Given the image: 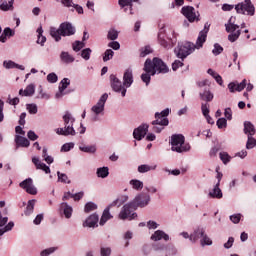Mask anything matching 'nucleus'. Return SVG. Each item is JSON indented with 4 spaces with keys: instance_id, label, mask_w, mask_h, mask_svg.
I'll return each instance as SVG.
<instances>
[{
    "instance_id": "f257e3e1",
    "label": "nucleus",
    "mask_w": 256,
    "mask_h": 256,
    "mask_svg": "<svg viewBox=\"0 0 256 256\" xmlns=\"http://www.w3.org/2000/svg\"><path fill=\"white\" fill-rule=\"evenodd\" d=\"M75 33V27L69 22L61 23L59 28L50 27V35L56 42L61 41V37H71Z\"/></svg>"
},
{
    "instance_id": "f03ea898",
    "label": "nucleus",
    "mask_w": 256,
    "mask_h": 256,
    "mask_svg": "<svg viewBox=\"0 0 256 256\" xmlns=\"http://www.w3.org/2000/svg\"><path fill=\"white\" fill-rule=\"evenodd\" d=\"M144 71L155 75V73H169V67L160 58L154 57L153 60L147 59L144 64Z\"/></svg>"
},
{
    "instance_id": "7ed1b4c3",
    "label": "nucleus",
    "mask_w": 256,
    "mask_h": 256,
    "mask_svg": "<svg viewBox=\"0 0 256 256\" xmlns=\"http://www.w3.org/2000/svg\"><path fill=\"white\" fill-rule=\"evenodd\" d=\"M167 117H169V108L164 109L161 113H155V120L152 121V125H154L152 131L154 133H161L163 127L169 125V119Z\"/></svg>"
},
{
    "instance_id": "20e7f679",
    "label": "nucleus",
    "mask_w": 256,
    "mask_h": 256,
    "mask_svg": "<svg viewBox=\"0 0 256 256\" xmlns=\"http://www.w3.org/2000/svg\"><path fill=\"white\" fill-rule=\"evenodd\" d=\"M235 19L236 18L232 16L228 20V23L225 24L226 32L230 33L228 35V41H230V43H235V41L241 37V30H237L239 29V25L235 24Z\"/></svg>"
},
{
    "instance_id": "39448f33",
    "label": "nucleus",
    "mask_w": 256,
    "mask_h": 256,
    "mask_svg": "<svg viewBox=\"0 0 256 256\" xmlns=\"http://www.w3.org/2000/svg\"><path fill=\"white\" fill-rule=\"evenodd\" d=\"M135 211H137V204L135 202L125 204L119 213V219L122 221H125V219L133 221V219L137 217V213H135Z\"/></svg>"
},
{
    "instance_id": "423d86ee",
    "label": "nucleus",
    "mask_w": 256,
    "mask_h": 256,
    "mask_svg": "<svg viewBox=\"0 0 256 256\" xmlns=\"http://www.w3.org/2000/svg\"><path fill=\"white\" fill-rule=\"evenodd\" d=\"M171 145H172V151H176V153H183V151H187L189 148H187L185 145V136L181 134H174L171 136Z\"/></svg>"
},
{
    "instance_id": "0eeeda50",
    "label": "nucleus",
    "mask_w": 256,
    "mask_h": 256,
    "mask_svg": "<svg viewBox=\"0 0 256 256\" xmlns=\"http://www.w3.org/2000/svg\"><path fill=\"white\" fill-rule=\"evenodd\" d=\"M125 201H127V197H125V200L120 201L119 199L114 200L104 211L103 214L101 216L100 222L99 224L101 226L105 225L109 219H113V216L111 215V213H109L111 207H115L118 205V207H121V205H123V203H125Z\"/></svg>"
},
{
    "instance_id": "6e6552de",
    "label": "nucleus",
    "mask_w": 256,
    "mask_h": 256,
    "mask_svg": "<svg viewBox=\"0 0 256 256\" xmlns=\"http://www.w3.org/2000/svg\"><path fill=\"white\" fill-rule=\"evenodd\" d=\"M235 10L237 13H241L242 15H245V12L250 16L255 15V6L251 0H245L242 3H239L235 6Z\"/></svg>"
},
{
    "instance_id": "1a4fd4ad",
    "label": "nucleus",
    "mask_w": 256,
    "mask_h": 256,
    "mask_svg": "<svg viewBox=\"0 0 256 256\" xmlns=\"http://www.w3.org/2000/svg\"><path fill=\"white\" fill-rule=\"evenodd\" d=\"M191 49H193L191 42H184L182 44H178V46L174 49V53L178 59H182L183 61V59H185L188 55H191Z\"/></svg>"
},
{
    "instance_id": "9d476101",
    "label": "nucleus",
    "mask_w": 256,
    "mask_h": 256,
    "mask_svg": "<svg viewBox=\"0 0 256 256\" xmlns=\"http://www.w3.org/2000/svg\"><path fill=\"white\" fill-rule=\"evenodd\" d=\"M110 85L116 93H121L122 97L127 94V89L123 87V83L115 74L110 75Z\"/></svg>"
},
{
    "instance_id": "9b49d317",
    "label": "nucleus",
    "mask_w": 256,
    "mask_h": 256,
    "mask_svg": "<svg viewBox=\"0 0 256 256\" xmlns=\"http://www.w3.org/2000/svg\"><path fill=\"white\" fill-rule=\"evenodd\" d=\"M207 33H209V27L207 25L204 26V29L199 32L196 43L193 45V50L195 49H203V45L207 41Z\"/></svg>"
},
{
    "instance_id": "f8f14e48",
    "label": "nucleus",
    "mask_w": 256,
    "mask_h": 256,
    "mask_svg": "<svg viewBox=\"0 0 256 256\" xmlns=\"http://www.w3.org/2000/svg\"><path fill=\"white\" fill-rule=\"evenodd\" d=\"M19 186L29 195H37V188H35V185H33V179L27 178L23 180Z\"/></svg>"
},
{
    "instance_id": "ddd939ff",
    "label": "nucleus",
    "mask_w": 256,
    "mask_h": 256,
    "mask_svg": "<svg viewBox=\"0 0 256 256\" xmlns=\"http://www.w3.org/2000/svg\"><path fill=\"white\" fill-rule=\"evenodd\" d=\"M108 98L109 95L107 93L103 94L97 104L92 107L91 110L95 115H99L105 111V103H107Z\"/></svg>"
},
{
    "instance_id": "4468645a",
    "label": "nucleus",
    "mask_w": 256,
    "mask_h": 256,
    "mask_svg": "<svg viewBox=\"0 0 256 256\" xmlns=\"http://www.w3.org/2000/svg\"><path fill=\"white\" fill-rule=\"evenodd\" d=\"M194 235L197 237V239H200L202 247H205V245H213V240H211V238L205 234V229L199 228L195 231Z\"/></svg>"
},
{
    "instance_id": "2eb2a0df",
    "label": "nucleus",
    "mask_w": 256,
    "mask_h": 256,
    "mask_svg": "<svg viewBox=\"0 0 256 256\" xmlns=\"http://www.w3.org/2000/svg\"><path fill=\"white\" fill-rule=\"evenodd\" d=\"M147 131H149V125L147 124L140 125L138 128L134 129V132H133L134 139H136L137 141H141V139H143V137L147 135Z\"/></svg>"
},
{
    "instance_id": "dca6fc26",
    "label": "nucleus",
    "mask_w": 256,
    "mask_h": 256,
    "mask_svg": "<svg viewBox=\"0 0 256 256\" xmlns=\"http://www.w3.org/2000/svg\"><path fill=\"white\" fill-rule=\"evenodd\" d=\"M149 201H151V197L147 194H140L135 197L134 201L132 203H135L137 208L138 207H147L149 205Z\"/></svg>"
},
{
    "instance_id": "f3484780",
    "label": "nucleus",
    "mask_w": 256,
    "mask_h": 256,
    "mask_svg": "<svg viewBox=\"0 0 256 256\" xmlns=\"http://www.w3.org/2000/svg\"><path fill=\"white\" fill-rule=\"evenodd\" d=\"M123 85L126 88H129L131 85H133V70L131 68L126 69L124 72Z\"/></svg>"
},
{
    "instance_id": "a211bd4d",
    "label": "nucleus",
    "mask_w": 256,
    "mask_h": 256,
    "mask_svg": "<svg viewBox=\"0 0 256 256\" xmlns=\"http://www.w3.org/2000/svg\"><path fill=\"white\" fill-rule=\"evenodd\" d=\"M201 101H205V103H211L213 99L215 98V95L213 92H211V89L205 88L203 91L199 93Z\"/></svg>"
},
{
    "instance_id": "6ab92c4d",
    "label": "nucleus",
    "mask_w": 256,
    "mask_h": 256,
    "mask_svg": "<svg viewBox=\"0 0 256 256\" xmlns=\"http://www.w3.org/2000/svg\"><path fill=\"white\" fill-rule=\"evenodd\" d=\"M245 87H247L246 79H244L239 84H236L235 82L228 84V89H229L230 93H235V91L241 92V91H243V89H245Z\"/></svg>"
},
{
    "instance_id": "aec40b11",
    "label": "nucleus",
    "mask_w": 256,
    "mask_h": 256,
    "mask_svg": "<svg viewBox=\"0 0 256 256\" xmlns=\"http://www.w3.org/2000/svg\"><path fill=\"white\" fill-rule=\"evenodd\" d=\"M32 163L35 165L36 169H41L46 174L51 173V168H49V166H47L45 163L41 162V160H39V158L33 157Z\"/></svg>"
},
{
    "instance_id": "412c9836",
    "label": "nucleus",
    "mask_w": 256,
    "mask_h": 256,
    "mask_svg": "<svg viewBox=\"0 0 256 256\" xmlns=\"http://www.w3.org/2000/svg\"><path fill=\"white\" fill-rule=\"evenodd\" d=\"M69 85H71V80H69V78L62 79L59 85V92L56 93V99H61L63 96V91H65Z\"/></svg>"
},
{
    "instance_id": "4be33fe9",
    "label": "nucleus",
    "mask_w": 256,
    "mask_h": 256,
    "mask_svg": "<svg viewBox=\"0 0 256 256\" xmlns=\"http://www.w3.org/2000/svg\"><path fill=\"white\" fill-rule=\"evenodd\" d=\"M97 223H99V215L94 213L86 219L84 227H97Z\"/></svg>"
},
{
    "instance_id": "5701e85b",
    "label": "nucleus",
    "mask_w": 256,
    "mask_h": 256,
    "mask_svg": "<svg viewBox=\"0 0 256 256\" xmlns=\"http://www.w3.org/2000/svg\"><path fill=\"white\" fill-rule=\"evenodd\" d=\"M219 186V182H217L212 191L209 192V197L212 199H223V192Z\"/></svg>"
},
{
    "instance_id": "b1692460",
    "label": "nucleus",
    "mask_w": 256,
    "mask_h": 256,
    "mask_svg": "<svg viewBox=\"0 0 256 256\" xmlns=\"http://www.w3.org/2000/svg\"><path fill=\"white\" fill-rule=\"evenodd\" d=\"M161 239H164L165 241H169V234L163 232L162 230H157L151 236L152 241H161Z\"/></svg>"
},
{
    "instance_id": "393cba45",
    "label": "nucleus",
    "mask_w": 256,
    "mask_h": 256,
    "mask_svg": "<svg viewBox=\"0 0 256 256\" xmlns=\"http://www.w3.org/2000/svg\"><path fill=\"white\" fill-rule=\"evenodd\" d=\"M182 15L186 17L189 23H193V7L192 6H184L181 9Z\"/></svg>"
},
{
    "instance_id": "a878e982",
    "label": "nucleus",
    "mask_w": 256,
    "mask_h": 256,
    "mask_svg": "<svg viewBox=\"0 0 256 256\" xmlns=\"http://www.w3.org/2000/svg\"><path fill=\"white\" fill-rule=\"evenodd\" d=\"M244 133L248 137H253V135L256 133L255 125L249 121L244 122Z\"/></svg>"
},
{
    "instance_id": "bb28decb",
    "label": "nucleus",
    "mask_w": 256,
    "mask_h": 256,
    "mask_svg": "<svg viewBox=\"0 0 256 256\" xmlns=\"http://www.w3.org/2000/svg\"><path fill=\"white\" fill-rule=\"evenodd\" d=\"M61 211H63V214L65 215L66 219H71V216L73 215V208L67 204V202H63L60 205Z\"/></svg>"
},
{
    "instance_id": "cd10ccee",
    "label": "nucleus",
    "mask_w": 256,
    "mask_h": 256,
    "mask_svg": "<svg viewBox=\"0 0 256 256\" xmlns=\"http://www.w3.org/2000/svg\"><path fill=\"white\" fill-rule=\"evenodd\" d=\"M15 143L17 145V147H29V145H31V143L29 142V140L25 137L16 135L15 136Z\"/></svg>"
},
{
    "instance_id": "c85d7f7f",
    "label": "nucleus",
    "mask_w": 256,
    "mask_h": 256,
    "mask_svg": "<svg viewBox=\"0 0 256 256\" xmlns=\"http://www.w3.org/2000/svg\"><path fill=\"white\" fill-rule=\"evenodd\" d=\"M60 59L62 63H66L67 65L69 63H73L75 61V57L73 55L69 54V52L62 51L60 54Z\"/></svg>"
},
{
    "instance_id": "c756f323",
    "label": "nucleus",
    "mask_w": 256,
    "mask_h": 256,
    "mask_svg": "<svg viewBox=\"0 0 256 256\" xmlns=\"http://www.w3.org/2000/svg\"><path fill=\"white\" fill-rule=\"evenodd\" d=\"M35 94V85L30 84L26 87V89L20 90L19 95H24L25 97H31V95Z\"/></svg>"
},
{
    "instance_id": "7c9ffc66",
    "label": "nucleus",
    "mask_w": 256,
    "mask_h": 256,
    "mask_svg": "<svg viewBox=\"0 0 256 256\" xmlns=\"http://www.w3.org/2000/svg\"><path fill=\"white\" fill-rule=\"evenodd\" d=\"M139 0H118V5L121 9H125V7H129L130 11L133 9V3H137Z\"/></svg>"
},
{
    "instance_id": "2f4dec72",
    "label": "nucleus",
    "mask_w": 256,
    "mask_h": 256,
    "mask_svg": "<svg viewBox=\"0 0 256 256\" xmlns=\"http://www.w3.org/2000/svg\"><path fill=\"white\" fill-rule=\"evenodd\" d=\"M159 44L164 47V49H171L173 47V44H171V39L166 38L165 36H162L161 38H158Z\"/></svg>"
},
{
    "instance_id": "473e14b6",
    "label": "nucleus",
    "mask_w": 256,
    "mask_h": 256,
    "mask_svg": "<svg viewBox=\"0 0 256 256\" xmlns=\"http://www.w3.org/2000/svg\"><path fill=\"white\" fill-rule=\"evenodd\" d=\"M97 176L105 179L109 177V168L108 167H101L97 169Z\"/></svg>"
},
{
    "instance_id": "72a5a7b5",
    "label": "nucleus",
    "mask_w": 256,
    "mask_h": 256,
    "mask_svg": "<svg viewBox=\"0 0 256 256\" xmlns=\"http://www.w3.org/2000/svg\"><path fill=\"white\" fill-rule=\"evenodd\" d=\"M13 1H14V0H10L9 2L4 1V2L0 5L1 11H13Z\"/></svg>"
},
{
    "instance_id": "f704fd0d",
    "label": "nucleus",
    "mask_w": 256,
    "mask_h": 256,
    "mask_svg": "<svg viewBox=\"0 0 256 256\" xmlns=\"http://www.w3.org/2000/svg\"><path fill=\"white\" fill-rule=\"evenodd\" d=\"M130 185H132V188L136 191L143 189V182L141 180L133 179L130 181Z\"/></svg>"
},
{
    "instance_id": "c9c22d12",
    "label": "nucleus",
    "mask_w": 256,
    "mask_h": 256,
    "mask_svg": "<svg viewBox=\"0 0 256 256\" xmlns=\"http://www.w3.org/2000/svg\"><path fill=\"white\" fill-rule=\"evenodd\" d=\"M156 166H149L147 164H143L138 166V172L139 173H147L149 171H154Z\"/></svg>"
},
{
    "instance_id": "e433bc0d",
    "label": "nucleus",
    "mask_w": 256,
    "mask_h": 256,
    "mask_svg": "<svg viewBox=\"0 0 256 256\" xmlns=\"http://www.w3.org/2000/svg\"><path fill=\"white\" fill-rule=\"evenodd\" d=\"M35 203L36 200H29L26 210H25V215H31V213H33V209H35Z\"/></svg>"
},
{
    "instance_id": "4c0bfd02",
    "label": "nucleus",
    "mask_w": 256,
    "mask_h": 256,
    "mask_svg": "<svg viewBox=\"0 0 256 256\" xmlns=\"http://www.w3.org/2000/svg\"><path fill=\"white\" fill-rule=\"evenodd\" d=\"M118 37H119V32H117V30L110 29L108 31L107 39H109L110 41H115L116 39H118Z\"/></svg>"
},
{
    "instance_id": "58836bf2",
    "label": "nucleus",
    "mask_w": 256,
    "mask_h": 256,
    "mask_svg": "<svg viewBox=\"0 0 256 256\" xmlns=\"http://www.w3.org/2000/svg\"><path fill=\"white\" fill-rule=\"evenodd\" d=\"M97 210V204L93 202H88L85 204L84 211L85 213H91V211Z\"/></svg>"
},
{
    "instance_id": "ea45409f",
    "label": "nucleus",
    "mask_w": 256,
    "mask_h": 256,
    "mask_svg": "<svg viewBox=\"0 0 256 256\" xmlns=\"http://www.w3.org/2000/svg\"><path fill=\"white\" fill-rule=\"evenodd\" d=\"M114 55H115V52H113V50L107 49V50L104 52L103 61H104V62L111 61V59H113V56H114Z\"/></svg>"
},
{
    "instance_id": "a19ab883",
    "label": "nucleus",
    "mask_w": 256,
    "mask_h": 256,
    "mask_svg": "<svg viewBox=\"0 0 256 256\" xmlns=\"http://www.w3.org/2000/svg\"><path fill=\"white\" fill-rule=\"evenodd\" d=\"M63 121H64V125H69V123H75V118H73V116H71V114L69 112H67L64 116H63Z\"/></svg>"
},
{
    "instance_id": "79ce46f5",
    "label": "nucleus",
    "mask_w": 256,
    "mask_h": 256,
    "mask_svg": "<svg viewBox=\"0 0 256 256\" xmlns=\"http://www.w3.org/2000/svg\"><path fill=\"white\" fill-rule=\"evenodd\" d=\"M150 53H153V50H151V46H145L140 49V57H147Z\"/></svg>"
},
{
    "instance_id": "37998d69",
    "label": "nucleus",
    "mask_w": 256,
    "mask_h": 256,
    "mask_svg": "<svg viewBox=\"0 0 256 256\" xmlns=\"http://www.w3.org/2000/svg\"><path fill=\"white\" fill-rule=\"evenodd\" d=\"M83 47H85V43L81 42V41H75L73 44H72V49L73 51H81L83 49Z\"/></svg>"
},
{
    "instance_id": "c03bdc74",
    "label": "nucleus",
    "mask_w": 256,
    "mask_h": 256,
    "mask_svg": "<svg viewBox=\"0 0 256 256\" xmlns=\"http://www.w3.org/2000/svg\"><path fill=\"white\" fill-rule=\"evenodd\" d=\"M256 146V139L253 136H248L246 149H253Z\"/></svg>"
},
{
    "instance_id": "a18cd8bd",
    "label": "nucleus",
    "mask_w": 256,
    "mask_h": 256,
    "mask_svg": "<svg viewBox=\"0 0 256 256\" xmlns=\"http://www.w3.org/2000/svg\"><path fill=\"white\" fill-rule=\"evenodd\" d=\"M220 159L224 163V165H227L229 161H231V156L227 152H220Z\"/></svg>"
},
{
    "instance_id": "49530a36",
    "label": "nucleus",
    "mask_w": 256,
    "mask_h": 256,
    "mask_svg": "<svg viewBox=\"0 0 256 256\" xmlns=\"http://www.w3.org/2000/svg\"><path fill=\"white\" fill-rule=\"evenodd\" d=\"M81 57H82V59H85V61H89V59H91L90 48H85L84 50H82Z\"/></svg>"
},
{
    "instance_id": "de8ad7c7",
    "label": "nucleus",
    "mask_w": 256,
    "mask_h": 256,
    "mask_svg": "<svg viewBox=\"0 0 256 256\" xmlns=\"http://www.w3.org/2000/svg\"><path fill=\"white\" fill-rule=\"evenodd\" d=\"M37 33L39 34L38 35L37 43H40V45H43V43H45V41H47V38L42 35L43 29L42 28H38L37 29Z\"/></svg>"
},
{
    "instance_id": "09e8293b",
    "label": "nucleus",
    "mask_w": 256,
    "mask_h": 256,
    "mask_svg": "<svg viewBox=\"0 0 256 256\" xmlns=\"http://www.w3.org/2000/svg\"><path fill=\"white\" fill-rule=\"evenodd\" d=\"M80 151H83L84 153H95L97 151V148L95 146H82L80 147Z\"/></svg>"
},
{
    "instance_id": "8fccbe9b",
    "label": "nucleus",
    "mask_w": 256,
    "mask_h": 256,
    "mask_svg": "<svg viewBox=\"0 0 256 256\" xmlns=\"http://www.w3.org/2000/svg\"><path fill=\"white\" fill-rule=\"evenodd\" d=\"M216 125L218 129H225L227 127V119L225 118H220L217 120Z\"/></svg>"
},
{
    "instance_id": "3c124183",
    "label": "nucleus",
    "mask_w": 256,
    "mask_h": 256,
    "mask_svg": "<svg viewBox=\"0 0 256 256\" xmlns=\"http://www.w3.org/2000/svg\"><path fill=\"white\" fill-rule=\"evenodd\" d=\"M3 65L6 69H15V67H19V64L15 63L11 60L4 61Z\"/></svg>"
},
{
    "instance_id": "603ef678",
    "label": "nucleus",
    "mask_w": 256,
    "mask_h": 256,
    "mask_svg": "<svg viewBox=\"0 0 256 256\" xmlns=\"http://www.w3.org/2000/svg\"><path fill=\"white\" fill-rule=\"evenodd\" d=\"M58 80H59V77H57V74L53 72L47 75L48 83H57Z\"/></svg>"
},
{
    "instance_id": "864d4df0",
    "label": "nucleus",
    "mask_w": 256,
    "mask_h": 256,
    "mask_svg": "<svg viewBox=\"0 0 256 256\" xmlns=\"http://www.w3.org/2000/svg\"><path fill=\"white\" fill-rule=\"evenodd\" d=\"M58 179L61 181V183H71L69 180V177H67V174H63L61 172H57Z\"/></svg>"
},
{
    "instance_id": "5fc2aeb1",
    "label": "nucleus",
    "mask_w": 256,
    "mask_h": 256,
    "mask_svg": "<svg viewBox=\"0 0 256 256\" xmlns=\"http://www.w3.org/2000/svg\"><path fill=\"white\" fill-rule=\"evenodd\" d=\"M223 51V46L219 45V43L214 44V49L212 50L213 55H221Z\"/></svg>"
},
{
    "instance_id": "6e6d98bb",
    "label": "nucleus",
    "mask_w": 256,
    "mask_h": 256,
    "mask_svg": "<svg viewBox=\"0 0 256 256\" xmlns=\"http://www.w3.org/2000/svg\"><path fill=\"white\" fill-rule=\"evenodd\" d=\"M141 79H142L143 83H146V85H148L149 83H151V73L146 72V73L142 74Z\"/></svg>"
},
{
    "instance_id": "4d7b16f0",
    "label": "nucleus",
    "mask_w": 256,
    "mask_h": 256,
    "mask_svg": "<svg viewBox=\"0 0 256 256\" xmlns=\"http://www.w3.org/2000/svg\"><path fill=\"white\" fill-rule=\"evenodd\" d=\"M196 84L198 87H200V89L203 87H205V89H207V87H209V85H211V82L208 79H205V80L198 81Z\"/></svg>"
},
{
    "instance_id": "13d9d810",
    "label": "nucleus",
    "mask_w": 256,
    "mask_h": 256,
    "mask_svg": "<svg viewBox=\"0 0 256 256\" xmlns=\"http://www.w3.org/2000/svg\"><path fill=\"white\" fill-rule=\"evenodd\" d=\"M27 110L29 111V113L31 115H36V113H37V105H35V104H28L27 105Z\"/></svg>"
},
{
    "instance_id": "bf43d9fd",
    "label": "nucleus",
    "mask_w": 256,
    "mask_h": 256,
    "mask_svg": "<svg viewBox=\"0 0 256 256\" xmlns=\"http://www.w3.org/2000/svg\"><path fill=\"white\" fill-rule=\"evenodd\" d=\"M6 37H13L15 35V31H13L11 28L7 27L2 32Z\"/></svg>"
},
{
    "instance_id": "052dcab7",
    "label": "nucleus",
    "mask_w": 256,
    "mask_h": 256,
    "mask_svg": "<svg viewBox=\"0 0 256 256\" xmlns=\"http://www.w3.org/2000/svg\"><path fill=\"white\" fill-rule=\"evenodd\" d=\"M108 47H111V49H114V51H118V49L121 48V44L117 41H112L108 44Z\"/></svg>"
},
{
    "instance_id": "680f3d73",
    "label": "nucleus",
    "mask_w": 256,
    "mask_h": 256,
    "mask_svg": "<svg viewBox=\"0 0 256 256\" xmlns=\"http://www.w3.org/2000/svg\"><path fill=\"white\" fill-rule=\"evenodd\" d=\"M202 113L205 116L209 115V104L208 103H202L201 105Z\"/></svg>"
},
{
    "instance_id": "e2e57ef3",
    "label": "nucleus",
    "mask_w": 256,
    "mask_h": 256,
    "mask_svg": "<svg viewBox=\"0 0 256 256\" xmlns=\"http://www.w3.org/2000/svg\"><path fill=\"white\" fill-rule=\"evenodd\" d=\"M179 67H183V62L180 61V60H175V61L172 63V69H173V71H177V69H179Z\"/></svg>"
},
{
    "instance_id": "0e129e2a",
    "label": "nucleus",
    "mask_w": 256,
    "mask_h": 256,
    "mask_svg": "<svg viewBox=\"0 0 256 256\" xmlns=\"http://www.w3.org/2000/svg\"><path fill=\"white\" fill-rule=\"evenodd\" d=\"M101 256H109L111 255V249L109 247H101L100 249Z\"/></svg>"
},
{
    "instance_id": "69168bd1",
    "label": "nucleus",
    "mask_w": 256,
    "mask_h": 256,
    "mask_svg": "<svg viewBox=\"0 0 256 256\" xmlns=\"http://www.w3.org/2000/svg\"><path fill=\"white\" fill-rule=\"evenodd\" d=\"M230 221H232V223H239V221H241V214H234L230 216Z\"/></svg>"
},
{
    "instance_id": "338daca9",
    "label": "nucleus",
    "mask_w": 256,
    "mask_h": 256,
    "mask_svg": "<svg viewBox=\"0 0 256 256\" xmlns=\"http://www.w3.org/2000/svg\"><path fill=\"white\" fill-rule=\"evenodd\" d=\"M65 131L67 135H72V136L76 135L75 128H73V126H65Z\"/></svg>"
},
{
    "instance_id": "774afa93",
    "label": "nucleus",
    "mask_w": 256,
    "mask_h": 256,
    "mask_svg": "<svg viewBox=\"0 0 256 256\" xmlns=\"http://www.w3.org/2000/svg\"><path fill=\"white\" fill-rule=\"evenodd\" d=\"M51 253H55V248H48L41 252V256H49Z\"/></svg>"
}]
</instances>
